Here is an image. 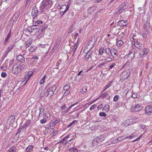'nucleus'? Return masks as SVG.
<instances>
[{
    "label": "nucleus",
    "instance_id": "f257e3e1",
    "mask_svg": "<svg viewBox=\"0 0 152 152\" xmlns=\"http://www.w3.org/2000/svg\"><path fill=\"white\" fill-rule=\"evenodd\" d=\"M52 4V1L51 0H43L41 3L40 10L41 12H44L49 9Z\"/></svg>",
    "mask_w": 152,
    "mask_h": 152
},
{
    "label": "nucleus",
    "instance_id": "f03ea898",
    "mask_svg": "<svg viewBox=\"0 0 152 152\" xmlns=\"http://www.w3.org/2000/svg\"><path fill=\"white\" fill-rule=\"evenodd\" d=\"M136 37L132 36L130 37V39L132 42V47L135 49L136 48H137L140 49L142 48V45L138 42L137 39H136Z\"/></svg>",
    "mask_w": 152,
    "mask_h": 152
},
{
    "label": "nucleus",
    "instance_id": "7ed1b4c3",
    "mask_svg": "<svg viewBox=\"0 0 152 152\" xmlns=\"http://www.w3.org/2000/svg\"><path fill=\"white\" fill-rule=\"evenodd\" d=\"M56 87L55 85H53L51 87L49 88L47 90L48 94L47 96L49 97H51L54 94V93L56 91Z\"/></svg>",
    "mask_w": 152,
    "mask_h": 152
},
{
    "label": "nucleus",
    "instance_id": "20e7f679",
    "mask_svg": "<svg viewBox=\"0 0 152 152\" xmlns=\"http://www.w3.org/2000/svg\"><path fill=\"white\" fill-rule=\"evenodd\" d=\"M21 69L20 65L18 64H16L14 65L12 69V72L13 74L17 75L20 72Z\"/></svg>",
    "mask_w": 152,
    "mask_h": 152
},
{
    "label": "nucleus",
    "instance_id": "39448f33",
    "mask_svg": "<svg viewBox=\"0 0 152 152\" xmlns=\"http://www.w3.org/2000/svg\"><path fill=\"white\" fill-rule=\"evenodd\" d=\"M110 55L112 56L114 61L118 60L119 58L117 50L114 48L112 49Z\"/></svg>",
    "mask_w": 152,
    "mask_h": 152
},
{
    "label": "nucleus",
    "instance_id": "423d86ee",
    "mask_svg": "<svg viewBox=\"0 0 152 152\" xmlns=\"http://www.w3.org/2000/svg\"><path fill=\"white\" fill-rule=\"evenodd\" d=\"M134 137V135L133 134H132L124 138H122L123 137H124L123 136L122 137H119L117 138L114 140L113 141V142H114V143H115L117 142V141H120L121 140H123V139H132L133 137Z\"/></svg>",
    "mask_w": 152,
    "mask_h": 152
},
{
    "label": "nucleus",
    "instance_id": "0eeeda50",
    "mask_svg": "<svg viewBox=\"0 0 152 152\" xmlns=\"http://www.w3.org/2000/svg\"><path fill=\"white\" fill-rule=\"evenodd\" d=\"M142 109V105L140 104H137L135 106L132 107L131 111L133 112L139 111Z\"/></svg>",
    "mask_w": 152,
    "mask_h": 152
},
{
    "label": "nucleus",
    "instance_id": "6e6552de",
    "mask_svg": "<svg viewBox=\"0 0 152 152\" xmlns=\"http://www.w3.org/2000/svg\"><path fill=\"white\" fill-rule=\"evenodd\" d=\"M152 112V107L150 106H147L145 107V113L146 114L150 115Z\"/></svg>",
    "mask_w": 152,
    "mask_h": 152
},
{
    "label": "nucleus",
    "instance_id": "1a4fd4ad",
    "mask_svg": "<svg viewBox=\"0 0 152 152\" xmlns=\"http://www.w3.org/2000/svg\"><path fill=\"white\" fill-rule=\"evenodd\" d=\"M38 10L36 7H34L32 11L31 15L33 18H35L38 14Z\"/></svg>",
    "mask_w": 152,
    "mask_h": 152
},
{
    "label": "nucleus",
    "instance_id": "9d476101",
    "mask_svg": "<svg viewBox=\"0 0 152 152\" xmlns=\"http://www.w3.org/2000/svg\"><path fill=\"white\" fill-rule=\"evenodd\" d=\"M130 72L129 70H128L125 71L123 72L122 73V75H123V78L124 79H127L130 76Z\"/></svg>",
    "mask_w": 152,
    "mask_h": 152
},
{
    "label": "nucleus",
    "instance_id": "9b49d317",
    "mask_svg": "<svg viewBox=\"0 0 152 152\" xmlns=\"http://www.w3.org/2000/svg\"><path fill=\"white\" fill-rule=\"evenodd\" d=\"M16 60L19 62L23 63L25 61V58L22 55H19L16 58Z\"/></svg>",
    "mask_w": 152,
    "mask_h": 152
},
{
    "label": "nucleus",
    "instance_id": "f8f14e48",
    "mask_svg": "<svg viewBox=\"0 0 152 152\" xmlns=\"http://www.w3.org/2000/svg\"><path fill=\"white\" fill-rule=\"evenodd\" d=\"M118 23L119 25L121 26H126L128 24L127 21L124 20H119Z\"/></svg>",
    "mask_w": 152,
    "mask_h": 152
},
{
    "label": "nucleus",
    "instance_id": "ddd939ff",
    "mask_svg": "<svg viewBox=\"0 0 152 152\" xmlns=\"http://www.w3.org/2000/svg\"><path fill=\"white\" fill-rule=\"evenodd\" d=\"M83 72V70L80 71L76 77V80L77 81H80L83 77V75H81V73Z\"/></svg>",
    "mask_w": 152,
    "mask_h": 152
},
{
    "label": "nucleus",
    "instance_id": "4468645a",
    "mask_svg": "<svg viewBox=\"0 0 152 152\" xmlns=\"http://www.w3.org/2000/svg\"><path fill=\"white\" fill-rule=\"evenodd\" d=\"M47 27L48 25L46 24L42 26L39 29V30L37 31V32L38 34H39L41 32H44L46 30V28H47Z\"/></svg>",
    "mask_w": 152,
    "mask_h": 152
},
{
    "label": "nucleus",
    "instance_id": "2eb2a0df",
    "mask_svg": "<svg viewBox=\"0 0 152 152\" xmlns=\"http://www.w3.org/2000/svg\"><path fill=\"white\" fill-rule=\"evenodd\" d=\"M148 53V50L147 49H143L140 50L139 54L140 56H142L147 54Z\"/></svg>",
    "mask_w": 152,
    "mask_h": 152
},
{
    "label": "nucleus",
    "instance_id": "dca6fc26",
    "mask_svg": "<svg viewBox=\"0 0 152 152\" xmlns=\"http://www.w3.org/2000/svg\"><path fill=\"white\" fill-rule=\"evenodd\" d=\"M97 138L98 140L99 144H100V142H102L105 139V137L103 135H101L97 137Z\"/></svg>",
    "mask_w": 152,
    "mask_h": 152
},
{
    "label": "nucleus",
    "instance_id": "f3484780",
    "mask_svg": "<svg viewBox=\"0 0 152 152\" xmlns=\"http://www.w3.org/2000/svg\"><path fill=\"white\" fill-rule=\"evenodd\" d=\"M37 26H35V25L33 26H31L30 27L28 28V31L30 32H32L33 31L35 30H36L37 29H38V28H37Z\"/></svg>",
    "mask_w": 152,
    "mask_h": 152
},
{
    "label": "nucleus",
    "instance_id": "a211bd4d",
    "mask_svg": "<svg viewBox=\"0 0 152 152\" xmlns=\"http://www.w3.org/2000/svg\"><path fill=\"white\" fill-rule=\"evenodd\" d=\"M32 75V72H29L28 73V74L25 76V80H26V81L24 85H26V84L27 82V81L31 78Z\"/></svg>",
    "mask_w": 152,
    "mask_h": 152
},
{
    "label": "nucleus",
    "instance_id": "6ab92c4d",
    "mask_svg": "<svg viewBox=\"0 0 152 152\" xmlns=\"http://www.w3.org/2000/svg\"><path fill=\"white\" fill-rule=\"evenodd\" d=\"M128 5L129 3H128L124 2L120 7L122 8L123 10L124 11L127 9Z\"/></svg>",
    "mask_w": 152,
    "mask_h": 152
},
{
    "label": "nucleus",
    "instance_id": "aec40b11",
    "mask_svg": "<svg viewBox=\"0 0 152 152\" xmlns=\"http://www.w3.org/2000/svg\"><path fill=\"white\" fill-rule=\"evenodd\" d=\"M100 97L102 98H106L107 99H109L110 98V96L109 95L108 93L106 91L104 93L102 94Z\"/></svg>",
    "mask_w": 152,
    "mask_h": 152
},
{
    "label": "nucleus",
    "instance_id": "412c9836",
    "mask_svg": "<svg viewBox=\"0 0 152 152\" xmlns=\"http://www.w3.org/2000/svg\"><path fill=\"white\" fill-rule=\"evenodd\" d=\"M39 114L38 118L39 119L41 117L43 116L45 114V110H44L42 108L39 109Z\"/></svg>",
    "mask_w": 152,
    "mask_h": 152
},
{
    "label": "nucleus",
    "instance_id": "4be33fe9",
    "mask_svg": "<svg viewBox=\"0 0 152 152\" xmlns=\"http://www.w3.org/2000/svg\"><path fill=\"white\" fill-rule=\"evenodd\" d=\"M78 42L77 41L74 44V48L72 49L71 50V52L73 53V55L74 54L77 48L78 47Z\"/></svg>",
    "mask_w": 152,
    "mask_h": 152
},
{
    "label": "nucleus",
    "instance_id": "5701e85b",
    "mask_svg": "<svg viewBox=\"0 0 152 152\" xmlns=\"http://www.w3.org/2000/svg\"><path fill=\"white\" fill-rule=\"evenodd\" d=\"M71 135H72V136L73 137L71 139H70L69 140L68 142H69L70 141H71L72 140H73V138H74V136H76V134L75 133H73L72 134H69L67 136H66L64 138V140H66V139H68L69 137H70V136Z\"/></svg>",
    "mask_w": 152,
    "mask_h": 152
},
{
    "label": "nucleus",
    "instance_id": "b1692460",
    "mask_svg": "<svg viewBox=\"0 0 152 152\" xmlns=\"http://www.w3.org/2000/svg\"><path fill=\"white\" fill-rule=\"evenodd\" d=\"M105 52L106 55L108 56H110L112 52V49L109 48H106L105 49Z\"/></svg>",
    "mask_w": 152,
    "mask_h": 152
},
{
    "label": "nucleus",
    "instance_id": "393cba45",
    "mask_svg": "<svg viewBox=\"0 0 152 152\" xmlns=\"http://www.w3.org/2000/svg\"><path fill=\"white\" fill-rule=\"evenodd\" d=\"M11 30H10V31H9L8 34L7 35V37L6 38V39H5V40L4 42V44L7 43V42H8V41L10 38V36H11Z\"/></svg>",
    "mask_w": 152,
    "mask_h": 152
},
{
    "label": "nucleus",
    "instance_id": "a878e982",
    "mask_svg": "<svg viewBox=\"0 0 152 152\" xmlns=\"http://www.w3.org/2000/svg\"><path fill=\"white\" fill-rule=\"evenodd\" d=\"M123 11L122 8L120 6L117 8L115 11V13L116 14H120Z\"/></svg>",
    "mask_w": 152,
    "mask_h": 152
},
{
    "label": "nucleus",
    "instance_id": "bb28decb",
    "mask_svg": "<svg viewBox=\"0 0 152 152\" xmlns=\"http://www.w3.org/2000/svg\"><path fill=\"white\" fill-rule=\"evenodd\" d=\"M92 52L89 50L87 53L85 59L86 60L91 57Z\"/></svg>",
    "mask_w": 152,
    "mask_h": 152
},
{
    "label": "nucleus",
    "instance_id": "cd10ccee",
    "mask_svg": "<svg viewBox=\"0 0 152 152\" xmlns=\"http://www.w3.org/2000/svg\"><path fill=\"white\" fill-rule=\"evenodd\" d=\"M94 7H91L88 8L87 10V12L88 14H92L94 10Z\"/></svg>",
    "mask_w": 152,
    "mask_h": 152
},
{
    "label": "nucleus",
    "instance_id": "c85d7f7f",
    "mask_svg": "<svg viewBox=\"0 0 152 152\" xmlns=\"http://www.w3.org/2000/svg\"><path fill=\"white\" fill-rule=\"evenodd\" d=\"M112 82H110L107 84L104 87L103 89V90L102 92V93L105 90H106L107 88H109V87H111V83Z\"/></svg>",
    "mask_w": 152,
    "mask_h": 152
},
{
    "label": "nucleus",
    "instance_id": "c756f323",
    "mask_svg": "<svg viewBox=\"0 0 152 152\" xmlns=\"http://www.w3.org/2000/svg\"><path fill=\"white\" fill-rule=\"evenodd\" d=\"M123 42L121 40H119L116 42V45L118 47H121L123 44Z\"/></svg>",
    "mask_w": 152,
    "mask_h": 152
},
{
    "label": "nucleus",
    "instance_id": "7c9ffc66",
    "mask_svg": "<svg viewBox=\"0 0 152 152\" xmlns=\"http://www.w3.org/2000/svg\"><path fill=\"white\" fill-rule=\"evenodd\" d=\"M99 143L98 142V140L96 137L92 141V144L93 145H97Z\"/></svg>",
    "mask_w": 152,
    "mask_h": 152
},
{
    "label": "nucleus",
    "instance_id": "2f4dec72",
    "mask_svg": "<svg viewBox=\"0 0 152 152\" xmlns=\"http://www.w3.org/2000/svg\"><path fill=\"white\" fill-rule=\"evenodd\" d=\"M30 124L29 122L28 121H26L23 124V127H22V128H25L27 127Z\"/></svg>",
    "mask_w": 152,
    "mask_h": 152
},
{
    "label": "nucleus",
    "instance_id": "473e14b6",
    "mask_svg": "<svg viewBox=\"0 0 152 152\" xmlns=\"http://www.w3.org/2000/svg\"><path fill=\"white\" fill-rule=\"evenodd\" d=\"M65 10H64V11H63L61 12V13H62V15H64L66 12L69 10V5L67 4V6H65Z\"/></svg>",
    "mask_w": 152,
    "mask_h": 152
},
{
    "label": "nucleus",
    "instance_id": "72a5a7b5",
    "mask_svg": "<svg viewBox=\"0 0 152 152\" xmlns=\"http://www.w3.org/2000/svg\"><path fill=\"white\" fill-rule=\"evenodd\" d=\"M16 150V148L14 146L11 147L9 149V152H15Z\"/></svg>",
    "mask_w": 152,
    "mask_h": 152
},
{
    "label": "nucleus",
    "instance_id": "f704fd0d",
    "mask_svg": "<svg viewBox=\"0 0 152 152\" xmlns=\"http://www.w3.org/2000/svg\"><path fill=\"white\" fill-rule=\"evenodd\" d=\"M70 152H78V150L76 148L72 147L69 148Z\"/></svg>",
    "mask_w": 152,
    "mask_h": 152
},
{
    "label": "nucleus",
    "instance_id": "c9c22d12",
    "mask_svg": "<svg viewBox=\"0 0 152 152\" xmlns=\"http://www.w3.org/2000/svg\"><path fill=\"white\" fill-rule=\"evenodd\" d=\"M110 107L108 105H105L104 106L103 110H105L106 112H108L109 111Z\"/></svg>",
    "mask_w": 152,
    "mask_h": 152
},
{
    "label": "nucleus",
    "instance_id": "e433bc0d",
    "mask_svg": "<svg viewBox=\"0 0 152 152\" xmlns=\"http://www.w3.org/2000/svg\"><path fill=\"white\" fill-rule=\"evenodd\" d=\"M14 46V44H10V45H9V46H8V48H7L9 50H10V51H11L13 49Z\"/></svg>",
    "mask_w": 152,
    "mask_h": 152
},
{
    "label": "nucleus",
    "instance_id": "4c0bfd02",
    "mask_svg": "<svg viewBox=\"0 0 152 152\" xmlns=\"http://www.w3.org/2000/svg\"><path fill=\"white\" fill-rule=\"evenodd\" d=\"M43 23V22L40 20H37L36 21V23H35V26H37V28L38 27L39 24H42Z\"/></svg>",
    "mask_w": 152,
    "mask_h": 152
},
{
    "label": "nucleus",
    "instance_id": "58836bf2",
    "mask_svg": "<svg viewBox=\"0 0 152 152\" xmlns=\"http://www.w3.org/2000/svg\"><path fill=\"white\" fill-rule=\"evenodd\" d=\"M149 22H148V20H146L145 23V24L143 26V27H144V29L145 28L147 27L148 26H149Z\"/></svg>",
    "mask_w": 152,
    "mask_h": 152
},
{
    "label": "nucleus",
    "instance_id": "ea45409f",
    "mask_svg": "<svg viewBox=\"0 0 152 152\" xmlns=\"http://www.w3.org/2000/svg\"><path fill=\"white\" fill-rule=\"evenodd\" d=\"M45 118L48 120H49L50 118V115L48 113H46L45 114Z\"/></svg>",
    "mask_w": 152,
    "mask_h": 152
},
{
    "label": "nucleus",
    "instance_id": "a19ab883",
    "mask_svg": "<svg viewBox=\"0 0 152 152\" xmlns=\"http://www.w3.org/2000/svg\"><path fill=\"white\" fill-rule=\"evenodd\" d=\"M33 146L32 145H29L26 148V151L28 152H29L31 151V149L32 148Z\"/></svg>",
    "mask_w": 152,
    "mask_h": 152
},
{
    "label": "nucleus",
    "instance_id": "79ce46f5",
    "mask_svg": "<svg viewBox=\"0 0 152 152\" xmlns=\"http://www.w3.org/2000/svg\"><path fill=\"white\" fill-rule=\"evenodd\" d=\"M55 125L53 122L50 123V128L51 129H53L54 128Z\"/></svg>",
    "mask_w": 152,
    "mask_h": 152
},
{
    "label": "nucleus",
    "instance_id": "37998d69",
    "mask_svg": "<svg viewBox=\"0 0 152 152\" xmlns=\"http://www.w3.org/2000/svg\"><path fill=\"white\" fill-rule=\"evenodd\" d=\"M77 122V120H75L73 121L72 123H69L67 126V127H69L71 126L72 125Z\"/></svg>",
    "mask_w": 152,
    "mask_h": 152
},
{
    "label": "nucleus",
    "instance_id": "c03bdc74",
    "mask_svg": "<svg viewBox=\"0 0 152 152\" xmlns=\"http://www.w3.org/2000/svg\"><path fill=\"white\" fill-rule=\"evenodd\" d=\"M10 51V50H9L8 49L6 48V49L5 50L4 53V56L5 57H6Z\"/></svg>",
    "mask_w": 152,
    "mask_h": 152
},
{
    "label": "nucleus",
    "instance_id": "a18cd8bd",
    "mask_svg": "<svg viewBox=\"0 0 152 152\" xmlns=\"http://www.w3.org/2000/svg\"><path fill=\"white\" fill-rule=\"evenodd\" d=\"M112 59L110 57H107L103 59V60L104 61L107 62H110L112 60Z\"/></svg>",
    "mask_w": 152,
    "mask_h": 152
},
{
    "label": "nucleus",
    "instance_id": "49530a36",
    "mask_svg": "<svg viewBox=\"0 0 152 152\" xmlns=\"http://www.w3.org/2000/svg\"><path fill=\"white\" fill-rule=\"evenodd\" d=\"M116 65V64L115 63H112L109 66L108 70H110L112 69L114 66Z\"/></svg>",
    "mask_w": 152,
    "mask_h": 152
},
{
    "label": "nucleus",
    "instance_id": "de8ad7c7",
    "mask_svg": "<svg viewBox=\"0 0 152 152\" xmlns=\"http://www.w3.org/2000/svg\"><path fill=\"white\" fill-rule=\"evenodd\" d=\"M103 50H104V48H101L99 50V54L100 55H102L103 54L104 52Z\"/></svg>",
    "mask_w": 152,
    "mask_h": 152
},
{
    "label": "nucleus",
    "instance_id": "09e8293b",
    "mask_svg": "<svg viewBox=\"0 0 152 152\" xmlns=\"http://www.w3.org/2000/svg\"><path fill=\"white\" fill-rule=\"evenodd\" d=\"M70 86L68 85H66L64 87L63 89L65 91L69 90Z\"/></svg>",
    "mask_w": 152,
    "mask_h": 152
},
{
    "label": "nucleus",
    "instance_id": "8fccbe9b",
    "mask_svg": "<svg viewBox=\"0 0 152 152\" xmlns=\"http://www.w3.org/2000/svg\"><path fill=\"white\" fill-rule=\"evenodd\" d=\"M130 120H131V119H127L126 120L125 122L126 123V124H127L125 125L126 126H128L131 124L130 123Z\"/></svg>",
    "mask_w": 152,
    "mask_h": 152
},
{
    "label": "nucleus",
    "instance_id": "3c124183",
    "mask_svg": "<svg viewBox=\"0 0 152 152\" xmlns=\"http://www.w3.org/2000/svg\"><path fill=\"white\" fill-rule=\"evenodd\" d=\"M60 121V120L59 118H57L54 122H53L55 125H56Z\"/></svg>",
    "mask_w": 152,
    "mask_h": 152
},
{
    "label": "nucleus",
    "instance_id": "603ef678",
    "mask_svg": "<svg viewBox=\"0 0 152 152\" xmlns=\"http://www.w3.org/2000/svg\"><path fill=\"white\" fill-rule=\"evenodd\" d=\"M99 116H103V117H105L107 115L104 113L102 112H101L99 113Z\"/></svg>",
    "mask_w": 152,
    "mask_h": 152
},
{
    "label": "nucleus",
    "instance_id": "864d4df0",
    "mask_svg": "<svg viewBox=\"0 0 152 152\" xmlns=\"http://www.w3.org/2000/svg\"><path fill=\"white\" fill-rule=\"evenodd\" d=\"M119 95H116L114 97V98H113V100L114 102H116L117 101L118 99L119 98Z\"/></svg>",
    "mask_w": 152,
    "mask_h": 152
},
{
    "label": "nucleus",
    "instance_id": "5fc2aeb1",
    "mask_svg": "<svg viewBox=\"0 0 152 152\" xmlns=\"http://www.w3.org/2000/svg\"><path fill=\"white\" fill-rule=\"evenodd\" d=\"M47 121V119L46 118H44L43 119H41L40 121V122L41 123L43 124L45 123Z\"/></svg>",
    "mask_w": 152,
    "mask_h": 152
},
{
    "label": "nucleus",
    "instance_id": "6e6d98bb",
    "mask_svg": "<svg viewBox=\"0 0 152 152\" xmlns=\"http://www.w3.org/2000/svg\"><path fill=\"white\" fill-rule=\"evenodd\" d=\"M87 90V89L86 88H83L81 90V91L83 94L85 93Z\"/></svg>",
    "mask_w": 152,
    "mask_h": 152
},
{
    "label": "nucleus",
    "instance_id": "4d7b16f0",
    "mask_svg": "<svg viewBox=\"0 0 152 152\" xmlns=\"http://www.w3.org/2000/svg\"><path fill=\"white\" fill-rule=\"evenodd\" d=\"M35 48H34V47L31 46L30 48V49H29V51L31 52H33L35 51Z\"/></svg>",
    "mask_w": 152,
    "mask_h": 152
},
{
    "label": "nucleus",
    "instance_id": "13d9d810",
    "mask_svg": "<svg viewBox=\"0 0 152 152\" xmlns=\"http://www.w3.org/2000/svg\"><path fill=\"white\" fill-rule=\"evenodd\" d=\"M137 94L136 93H133L132 95V96L134 99L136 98L137 97Z\"/></svg>",
    "mask_w": 152,
    "mask_h": 152
},
{
    "label": "nucleus",
    "instance_id": "bf43d9fd",
    "mask_svg": "<svg viewBox=\"0 0 152 152\" xmlns=\"http://www.w3.org/2000/svg\"><path fill=\"white\" fill-rule=\"evenodd\" d=\"M129 67L128 64L126 63L122 67V68H125L126 69H128L129 68V67Z\"/></svg>",
    "mask_w": 152,
    "mask_h": 152
},
{
    "label": "nucleus",
    "instance_id": "052dcab7",
    "mask_svg": "<svg viewBox=\"0 0 152 152\" xmlns=\"http://www.w3.org/2000/svg\"><path fill=\"white\" fill-rule=\"evenodd\" d=\"M70 90L66 91L64 93L63 96H67L70 93Z\"/></svg>",
    "mask_w": 152,
    "mask_h": 152
},
{
    "label": "nucleus",
    "instance_id": "680f3d73",
    "mask_svg": "<svg viewBox=\"0 0 152 152\" xmlns=\"http://www.w3.org/2000/svg\"><path fill=\"white\" fill-rule=\"evenodd\" d=\"M7 74L5 72H3L1 74V76L2 77H5L7 76Z\"/></svg>",
    "mask_w": 152,
    "mask_h": 152
},
{
    "label": "nucleus",
    "instance_id": "e2e57ef3",
    "mask_svg": "<svg viewBox=\"0 0 152 152\" xmlns=\"http://www.w3.org/2000/svg\"><path fill=\"white\" fill-rule=\"evenodd\" d=\"M61 42V40L60 38L57 39L56 41V44L59 45Z\"/></svg>",
    "mask_w": 152,
    "mask_h": 152
},
{
    "label": "nucleus",
    "instance_id": "0e129e2a",
    "mask_svg": "<svg viewBox=\"0 0 152 152\" xmlns=\"http://www.w3.org/2000/svg\"><path fill=\"white\" fill-rule=\"evenodd\" d=\"M31 44L30 42H27L26 44V48L29 47Z\"/></svg>",
    "mask_w": 152,
    "mask_h": 152
},
{
    "label": "nucleus",
    "instance_id": "69168bd1",
    "mask_svg": "<svg viewBox=\"0 0 152 152\" xmlns=\"http://www.w3.org/2000/svg\"><path fill=\"white\" fill-rule=\"evenodd\" d=\"M103 104H100L97 107V110H99L103 107Z\"/></svg>",
    "mask_w": 152,
    "mask_h": 152
},
{
    "label": "nucleus",
    "instance_id": "338daca9",
    "mask_svg": "<svg viewBox=\"0 0 152 152\" xmlns=\"http://www.w3.org/2000/svg\"><path fill=\"white\" fill-rule=\"evenodd\" d=\"M95 106H96V104H94L93 105H92L90 107V110L91 111L92 110H93L95 108Z\"/></svg>",
    "mask_w": 152,
    "mask_h": 152
},
{
    "label": "nucleus",
    "instance_id": "774afa93",
    "mask_svg": "<svg viewBox=\"0 0 152 152\" xmlns=\"http://www.w3.org/2000/svg\"><path fill=\"white\" fill-rule=\"evenodd\" d=\"M66 104H64L62 106H61V109L62 110H64L66 109Z\"/></svg>",
    "mask_w": 152,
    "mask_h": 152
}]
</instances>
